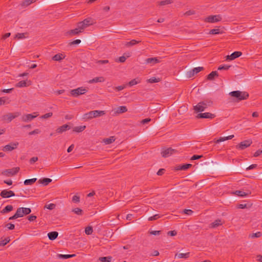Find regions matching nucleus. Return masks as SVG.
Wrapping results in <instances>:
<instances>
[{
    "label": "nucleus",
    "instance_id": "22",
    "mask_svg": "<svg viewBox=\"0 0 262 262\" xmlns=\"http://www.w3.org/2000/svg\"><path fill=\"white\" fill-rule=\"evenodd\" d=\"M52 182V180L50 178H43L41 179H39L38 182L39 184H41L44 186L48 185L50 183Z\"/></svg>",
    "mask_w": 262,
    "mask_h": 262
},
{
    "label": "nucleus",
    "instance_id": "8",
    "mask_svg": "<svg viewBox=\"0 0 262 262\" xmlns=\"http://www.w3.org/2000/svg\"><path fill=\"white\" fill-rule=\"evenodd\" d=\"M18 145V142H11L10 144L5 145L3 148V150L5 151H11L16 148H17Z\"/></svg>",
    "mask_w": 262,
    "mask_h": 262
},
{
    "label": "nucleus",
    "instance_id": "20",
    "mask_svg": "<svg viewBox=\"0 0 262 262\" xmlns=\"http://www.w3.org/2000/svg\"><path fill=\"white\" fill-rule=\"evenodd\" d=\"M93 112L94 118L102 116L105 114V112L104 111L95 110L93 111Z\"/></svg>",
    "mask_w": 262,
    "mask_h": 262
},
{
    "label": "nucleus",
    "instance_id": "62",
    "mask_svg": "<svg viewBox=\"0 0 262 262\" xmlns=\"http://www.w3.org/2000/svg\"><path fill=\"white\" fill-rule=\"evenodd\" d=\"M177 232L176 231L172 230V231H168L167 233V234H168V235H170V236H175L177 235Z\"/></svg>",
    "mask_w": 262,
    "mask_h": 262
},
{
    "label": "nucleus",
    "instance_id": "29",
    "mask_svg": "<svg viewBox=\"0 0 262 262\" xmlns=\"http://www.w3.org/2000/svg\"><path fill=\"white\" fill-rule=\"evenodd\" d=\"M192 166L191 164H186L177 167L176 170H185Z\"/></svg>",
    "mask_w": 262,
    "mask_h": 262
},
{
    "label": "nucleus",
    "instance_id": "3",
    "mask_svg": "<svg viewBox=\"0 0 262 262\" xmlns=\"http://www.w3.org/2000/svg\"><path fill=\"white\" fill-rule=\"evenodd\" d=\"M95 23L96 21L93 18L88 17L84 19L83 21L79 22L77 24V26L79 27V29L83 32L86 28L93 25Z\"/></svg>",
    "mask_w": 262,
    "mask_h": 262
},
{
    "label": "nucleus",
    "instance_id": "43",
    "mask_svg": "<svg viewBox=\"0 0 262 262\" xmlns=\"http://www.w3.org/2000/svg\"><path fill=\"white\" fill-rule=\"evenodd\" d=\"M28 85H29L27 84L26 81L25 80L20 81L18 82L17 83H16V87H19V88L26 87Z\"/></svg>",
    "mask_w": 262,
    "mask_h": 262
},
{
    "label": "nucleus",
    "instance_id": "1",
    "mask_svg": "<svg viewBox=\"0 0 262 262\" xmlns=\"http://www.w3.org/2000/svg\"><path fill=\"white\" fill-rule=\"evenodd\" d=\"M213 102L211 100H206L198 103L194 106V110L196 112H203L206 108L212 105Z\"/></svg>",
    "mask_w": 262,
    "mask_h": 262
},
{
    "label": "nucleus",
    "instance_id": "15",
    "mask_svg": "<svg viewBox=\"0 0 262 262\" xmlns=\"http://www.w3.org/2000/svg\"><path fill=\"white\" fill-rule=\"evenodd\" d=\"M242 55V53L240 51H235L232 53L230 55L226 56V60H233L239 57Z\"/></svg>",
    "mask_w": 262,
    "mask_h": 262
},
{
    "label": "nucleus",
    "instance_id": "25",
    "mask_svg": "<svg viewBox=\"0 0 262 262\" xmlns=\"http://www.w3.org/2000/svg\"><path fill=\"white\" fill-rule=\"evenodd\" d=\"M233 137H234V135H230V136H227V137H220L219 139L216 140L215 142L216 143H220L221 142H223V141H225L226 140L231 139Z\"/></svg>",
    "mask_w": 262,
    "mask_h": 262
},
{
    "label": "nucleus",
    "instance_id": "53",
    "mask_svg": "<svg viewBox=\"0 0 262 262\" xmlns=\"http://www.w3.org/2000/svg\"><path fill=\"white\" fill-rule=\"evenodd\" d=\"M5 227L9 230H13L15 228V226L13 224L8 223L5 225Z\"/></svg>",
    "mask_w": 262,
    "mask_h": 262
},
{
    "label": "nucleus",
    "instance_id": "51",
    "mask_svg": "<svg viewBox=\"0 0 262 262\" xmlns=\"http://www.w3.org/2000/svg\"><path fill=\"white\" fill-rule=\"evenodd\" d=\"M10 241V239L9 238H5L4 239H3L0 242V246H5L7 243H8Z\"/></svg>",
    "mask_w": 262,
    "mask_h": 262
},
{
    "label": "nucleus",
    "instance_id": "31",
    "mask_svg": "<svg viewBox=\"0 0 262 262\" xmlns=\"http://www.w3.org/2000/svg\"><path fill=\"white\" fill-rule=\"evenodd\" d=\"M140 42H141L140 40L137 41L135 39H133L130 41L125 42L124 45L126 47H129L133 46Z\"/></svg>",
    "mask_w": 262,
    "mask_h": 262
},
{
    "label": "nucleus",
    "instance_id": "52",
    "mask_svg": "<svg viewBox=\"0 0 262 262\" xmlns=\"http://www.w3.org/2000/svg\"><path fill=\"white\" fill-rule=\"evenodd\" d=\"M72 201L74 203H79L80 202V197L78 195H75L73 196Z\"/></svg>",
    "mask_w": 262,
    "mask_h": 262
},
{
    "label": "nucleus",
    "instance_id": "44",
    "mask_svg": "<svg viewBox=\"0 0 262 262\" xmlns=\"http://www.w3.org/2000/svg\"><path fill=\"white\" fill-rule=\"evenodd\" d=\"M72 212L79 215H82L83 212V210L79 208H75L73 209Z\"/></svg>",
    "mask_w": 262,
    "mask_h": 262
},
{
    "label": "nucleus",
    "instance_id": "46",
    "mask_svg": "<svg viewBox=\"0 0 262 262\" xmlns=\"http://www.w3.org/2000/svg\"><path fill=\"white\" fill-rule=\"evenodd\" d=\"M160 81L159 78H156L154 77H152L147 80V82L148 83H156Z\"/></svg>",
    "mask_w": 262,
    "mask_h": 262
},
{
    "label": "nucleus",
    "instance_id": "55",
    "mask_svg": "<svg viewBox=\"0 0 262 262\" xmlns=\"http://www.w3.org/2000/svg\"><path fill=\"white\" fill-rule=\"evenodd\" d=\"M52 115H53V113H47V114L41 116V118H42V119H47V118L52 116Z\"/></svg>",
    "mask_w": 262,
    "mask_h": 262
},
{
    "label": "nucleus",
    "instance_id": "64",
    "mask_svg": "<svg viewBox=\"0 0 262 262\" xmlns=\"http://www.w3.org/2000/svg\"><path fill=\"white\" fill-rule=\"evenodd\" d=\"M124 88H125L124 86L120 85V86L114 87V88H113V89L118 91H120L123 90L124 89Z\"/></svg>",
    "mask_w": 262,
    "mask_h": 262
},
{
    "label": "nucleus",
    "instance_id": "21",
    "mask_svg": "<svg viewBox=\"0 0 262 262\" xmlns=\"http://www.w3.org/2000/svg\"><path fill=\"white\" fill-rule=\"evenodd\" d=\"M58 235V233L56 231H52L48 233V236L51 241L55 239L57 237Z\"/></svg>",
    "mask_w": 262,
    "mask_h": 262
},
{
    "label": "nucleus",
    "instance_id": "16",
    "mask_svg": "<svg viewBox=\"0 0 262 262\" xmlns=\"http://www.w3.org/2000/svg\"><path fill=\"white\" fill-rule=\"evenodd\" d=\"M70 128H71V127L69 125L64 124V125H62L61 126L58 127L56 129V132L57 133L61 134L63 132L66 131L67 130L70 129Z\"/></svg>",
    "mask_w": 262,
    "mask_h": 262
},
{
    "label": "nucleus",
    "instance_id": "40",
    "mask_svg": "<svg viewBox=\"0 0 262 262\" xmlns=\"http://www.w3.org/2000/svg\"><path fill=\"white\" fill-rule=\"evenodd\" d=\"M112 259V257L107 256V257H100L99 258V260L101 262H110Z\"/></svg>",
    "mask_w": 262,
    "mask_h": 262
},
{
    "label": "nucleus",
    "instance_id": "36",
    "mask_svg": "<svg viewBox=\"0 0 262 262\" xmlns=\"http://www.w3.org/2000/svg\"><path fill=\"white\" fill-rule=\"evenodd\" d=\"M86 128V126L85 125L83 126H76L74 127L73 128V132H76V133H80L84 130Z\"/></svg>",
    "mask_w": 262,
    "mask_h": 262
},
{
    "label": "nucleus",
    "instance_id": "60",
    "mask_svg": "<svg viewBox=\"0 0 262 262\" xmlns=\"http://www.w3.org/2000/svg\"><path fill=\"white\" fill-rule=\"evenodd\" d=\"M184 213L188 214V215H191L193 213V211L191 209H184L183 211Z\"/></svg>",
    "mask_w": 262,
    "mask_h": 262
},
{
    "label": "nucleus",
    "instance_id": "37",
    "mask_svg": "<svg viewBox=\"0 0 262 262\" xmlns=\"http://www.w3.org/2000/svg\"><path fill=\"white\" fill-rule=\"evenodd\" d=\"M115 140V138L114 137L112 136L108 138L104 139L103 141L105 144H110L114 142Z\"/></svg>",
    "mask_w": 262,
    "mask_h": 262
},
{
    "label": "nucleus",
    "instance_id": "5",
    "mask_svg": "<svg viewBox=\"0 0 262 262\" xmlns=\"http://www.w3.org/2000/svg\"><path fill=\"white\" fill-rule=\"evenodd\" d=\"M38 116L37 112H34L33 114L24 115L21 117V121L25 122H28L32 121Z\"/></svg>",
    "mask_w": 262,
    "mask_h": 262
},
{
    "label": "nucleus",
    "instance_id": "23",
    "mask_svg": "<svg viewBox=\"0 0 262 262\" xmlns=\"http://www.w3.org/2000/svg\"><path fill=\"white\" fill-rule=\"evenodd\" d=\"M82 118L85 120H91V119H93L94 117H93V111L84 114L83 115Z\"/></svg>",
    "mask_w": 262,
    "mask_h": 262
},
{
    "label": "nucleus",
    "instance_id": "57",
    "mask_svg": "<svg viewBox=\"0 0 262 262\" xmlns=\"http://www.w3.org/2000/svg\"><path fill=\"white\" fill-rule=\"evenodd\" d=\"M40 133V130L39 129H35L34 130L29 133V135H33L34 134H38Z\"/></svg>",
    "mask_w": 262,
    "mask_h": 262
},
{
    "label": "nucleus",
    "instance_id": "18",
    "mask_svg": "<svg viewBox=\"0 0 262 262\" xmlns=\"http://www.w3.org/2000/svg\"><path fill=\"white\" fill-rule=\"evenodd\" d=\"M223 224V221L221 219H217L215 220L209 225V227L211 228H215L219 226L222 225Z\"/></svg>",
    "mask_w": 262,
    "mask_h": 262
},
{
    "label": "nucleus",
    "instance_id": "9",
    "mask_svg": "<svg viewBox=\"0 0 262 262\" xmlns=\"http://www.w3.org/2000/svg\"><path fill=\"white\" fill-rule=\"evenodd\" d=\"M19 170V167H15L6 169L2 172V174L7 176H12L16 174Z\"/></svg>",
    "mask_w": 262,
    "mask_h": 262
},
{
    "label": "nucleus",
    "instance_id": "34",
    "mask_svg": "<svg viewBox=\"0 0 262 262\" xmlns=\"http://www.w3.org/2000/svg\"><path fill=\"white\" fill-rule=\"evenodd\" d=\"M189 255H190L189 252H187L186 253H177L175 255V257H178L179 258H187L189 257Z\"/></svg>",
    "mask_w": 262,
    "mask_h": 262
},
{
    "label": "nucleus",
    "instance_id": "33",
    "mask_svg": "<svg viewBox=\"0 0 262 262\" xmlns=\"http://www.w3.org/2000/svg\"><path fill=\"white\" fill-rule=\"evenodd\" d=\"M13 207L12 205H7L1 211V213L4 214L10 212L13 210Z\"/></svg>",
    "mask_w": 262,
    "mask_h": 262
},
{
    "label": "nucleus",
    "instance_id": "2",
    "mask_svg": "<svg viewBox=\"0 0 262 262\" xmlns=\"http://www.w3.org/2000/svg\"><path fill=\"white\" fill-rule=\"evenodd\" d=\"M229 95L237 99V101L246 100L248 98L249 95L246 92H242L239 91H234L229 93Z\"/></svg>",
    "mask_w": 262,
    "mask_h": 262
},
{
    "label": "nucleus",
    "instance_id": "35",
    "mask_svg": "<svg viewBox=\"0 0 262 262\" xmlns=\"http://www.w3.org/2000/svg\"><path fill=\"white\" fill-rule=\"evenodd\" d=\"M37 180L36 178H33L31 179H27L25 180L24 183L25 185H31L34 183Z\"/></svg>",
    "mask_w": 262,
    "mask_h": 262
},
{
    "label": "nucleus",
    "instance_id": "27",
    "mask_svg": "<svg viewBox=\"0 0 262 262\" xmlns=\"http://www.w3.org/2000/svg\"><path fill=\"white\" fill-rule=\"evenodd\" d=\"M219 76L218 73L217 71H212L207 76V79L209 80H212L214 79L215 77H217Z\"/></svg>",
    "mask_w": 262,
    "mask_h": 262
},
{
    "label": "nucleus",
    "instance_id": "17",
    "mask_svg": "<svg viewBox=\"0 0 262 262\" xmlns=\"http://www.w3.org/2000/svg\"><path fill=\"white\" fill-rule=\"evenodd\" d=\"M159 62H160V60L157 57L148 58L145 60V63L151 64V65H154Z\"/></svg>",
    "mask_w": 262,
    "mask_h": 262
},
{
    "label": "nucleus",
    "instance_id": "56",
    "mask_svg": "<svg viewBox=\"0 0 262 262\" xmlns=\"http://www.w3.org/2000/svg\"><path fill=\"white\" fill-rule=\"evenodd\" d=\"M15 38H17V39H23L25 38V33H17L15 35Z\"/></svg>",
    "mask_w": 262,
    "mask_h": 262
},
{
    "label": "nucleus",
    "instance_id": "30",
    "mask_svg": "<svg viewBox=\"0 0 262 262\" xmlns=\"http://www.w3.org/2000/svg\"><path fill=\"white\" fill-rule=\"evenodd\" d=\"M127 111V108L125 106H120L117 108L116 113L117 114H122Z\"/></svg>",
    "mask_w": 262,
    "mask_h": 262
},
{
    "label": "nucleus",
    "instance_id": "6",
    "mask_svg": "<svg viewBox=\"0 0 262 262\" xmlns=\"http://www.w3.org/2000/svg\"><path fill=\"white\" fill-rule=\"evenodd\" d=\"M31 210L30 208L19 207L16 210V213L19 217H23L24 215H27L31 213Z\"/></svg>",
    "mask_w": 262,
    "mask_h": 262
},
{
    "label": "nucleus",
    "instance_id": "12",
    "mask_svg": "<svg viewBox=\"0 0 262 262\" xmlns=\"http://www.w3.org/2000/svg\"><path fill=\"white\" fill-rule=\"evenodd\" d=\"M215 117L214 114H211L210 113H200L198 114L196 116L198 119H213Z\"/></svg>",
    "mask_w": 262,
    "mask_h": 262
},
{
    "label": "nucleus",
    "instance_id": "50",
    "mask_svg": "<svg viewBox=\"0 0 262 262\" xmlns=\"http://www.w3.org/2000/svg\"><path fill=\"white\" fill-rule=\"evenodd\" d=\"M231 67V66H228V65H223V66H220L218 68V70H228Z\"/></svg>",
    "mask_w": 262,
    "mask_h": 262
},
{
    "label": "nucleus",
    "instance_id": "58",
    "mask_svg": "<svg viewBox=\"0 0 262 262\" xmlns=\"http://www.w3.org/2000/svg\"><path fill=\"white\" fill-rule=\"evenodd\" d=\"M203 157V155H193L190 159L191 160H195L199 159Z\"/></svg>",
    "mask_w": 262,
    "mask_h": 262
},
{
    "label": "nucleus",
    "instance_id": "59",
    "mask_svg": "<svg viewBox=\"0 0 262 262\" xmlns=\"http://www.w3.org/2000/svg\"><path fill=\"white\" fill-rule=\"evenodd\" d=\"M81 42V40L80 39H76L73 41H71L69 43L70 45H78Z\"/></svg>",
    "mask_w": 262,
    "mask_h": 262
},
{
    "label": "nucleus",
    "instance_id": "13",
    "mask_svg": "<svg viewBox=\"0 0 262 262\" xmlns=\"http://www.w3.org/2000/svg\"><path fill=\"white\" fill-rule=\"evenodd\" d=\"M252 144V141L250 140H245L241 142L239 144L236 145V147L242 150L249 147Z\"/></svg>",
    "mask_w": 262,
    "mask_h": 262
},
{
    "label": "nucleus",
    "instance_id": "41",
    "mask_svg": "<svg viewBox=\"0 0 262 262\" xmlns=\"http://www.w3.org/2000/svg\"><path fill=\"white\" fill-rule=\"evenodd\" d=\"M64 57L63 56L62 54H57L54 55L52 59L55 61H60L62 59H63Z\"/></svg>",
    "mask_w": 262,
    "mask_h": 262
},
{
    "label": "nucleus",
    "instance_id": "47",
    "mask_svg": "<svg viewBox=\"0 0 262 262\" xmlns=\"http://www.w3.org/2000/svg\"><path fill=\"white\" fill-rule=\"evenodd\" d=\"M261 235L262 234L260 232H257L256 233L250 234L249 237L251 238H257L260 237Z\"/></svg>",
    "mask_w": 262,
    "mask_h": 262
},
{
    "label": "nucleus",
    "instance_id": "4",
    "mask_svg": "<svg viewBox=\"0 0 262 262\" xmlns=\"http://www.w3.org/2000/svg\"><path fill=\"white\" fill-rule=\"evenodd\" d=\"M86 89L83 87L78 88L77 89L72 90L70 91L71 95L75 97H77L80 95H82L87 92Z\"/></svg>",
    "mask_w": 262,
    "mask_h": 262
},
{
    "label": "nucleus",
    "instance_id": "11",
    "mask_svg": "<svg viewBox=\"0 0 262 262\" xmlns=\"http://www.w3.org/2000/svg\"><path fill=\"white\" fill-rule=\"evenodd\" d=\"M0 196L3 198H8L11 196H15V193L11 190H8L7 189H4L0 193Z\"/></svg>",
    "mask_w": 262,
    "mask_h": 262
},
{
    "label": "nucleus",
    "instance_id": "10",
    "mask_svg": "<svg viewBox=\"0 0 262 262\" xmlns=\"http://www.w3.org/2000/svg\"><path fill=\"white\" fill-rule=\"evenodd\" d=\"M176 152H177V150L176 149H173L171 147H169V148L164 149L161 152V154H162V156L163 157L167 158V157L170 156L173 154L176 153Z\"/></svg>",
    "mask_w": 262,
    "mask_h": 262
},
{
    "label": "nucleus",
    "instance_id": "19",
    "mask_svg": "<svg viewBox=\"0 0 262 262\" xmlns=\"http://www.w3.org/2000/svg\"><path fill=\"white\" fill-rule=\"evenodd\" d=\"M105 79L103 77H97L91 80H90L89 82L90 83L101 82L104 81Z\"/></svg>",
    "mask_w": 262,
    "mask_h": 262
},
{
    "label": "nucleus",
    "instance_id": "7",
    "mask_svg": "<svg viewBox=\"0 0 262 262\" xmlns=\"http://www.w3.org/2000/svg\"><path fill=\"white\" fill-rule=\"evenodd\" d=\"M222 20V17L219 15H210L208 17H207L205 19V21L213 23L215 22L220 21Z\"/></svg>",
    "mask_w": 262,
    "mask_h": 262
},
{
    "label": "nucleus",
    "instance_id": "63",
    "mask_svg": "<svg viewBox=\"0 0 262 262\" xmlns=\"http://www.w3.org/2000/svg\"><path fill=\"white\" fill-rule=\"evenodd\" d=\"M195 14V11H193V10H189V11H187V12H186L184 14V15H193V14Z\"/></svg>",
    "mask_w": 262,
    "mask_h": 262
},
{
    "label": "nucleus",
    "instance_id": "38",
    "mask_svg": "<svg viewBox=\"0 0 262 262\" xmlns=\"http://www.w3.org/2000/svg\"><path fill=\"white\" fill-rule=\"evenodd\" d=\"M75 256V254H58L57 257L59 258L68 259Z\"/></svg>",
    "mask_w": 262,
    "mask_h": 262
},
{
    "label": "nucleus",
    "instance_id": "26",
    "mask_svg": "<svg viewBox=\"0 0 262 262\" xmlns=\"http://www.w3.org/2000/svg\"><path fill=\"white\" fill-rule=\"evenodd\" d=\"M224 33V32L223 30L217 28V29H213L210 30L209 34L215 35V34H223Z\"/></svg>",
    "mask_w": 262,
    "mask_h": 262
},
{
    "label": "nucleus",
    "instance_id": "49",
    "mask_svg": "<svg viewBox=\"0 0 262 262\" xmlns=\"http://www.w3.org/2000/svg\"><path fill=\"white\" fill-rule=\"evenodd\" d=\"M160 217H161V216L159 214H157L152 216L148 217V220L149 221H155V220H156L159 219Z\"/></svg>",
    "mask_w": 262,
    "mask_h": 262
},
{
    "label": "nucleus",
    "instance_id": "24",
    "mask_svg": "<svg viewBox=\"0 0 262 262\" xmlns=\"http://www.w3.org/2000/svg\"><path fill=\"white\" fill-rule=\"evenodd\" d=\"M81 32H82V31L81 30H80V29H79V27H78V26H77L76 28L69 31L68 32V33L71 35H77L79 33H81Z\"/></svg>",
    "mask_w": 262,
    "mask_h": 262
},
{
    "label": "nucleus",
    "instance_id": "14",
    "mask_svg": "<svg viewBox=\"0 0 262 262\" xmlns=\"http://www.w3.org/2000/svg\"><path fill=\"white\" fill-rule=\"evenodd\" d=\"M203 70V67H197L194 68L192 70L187 72V75L188 78H191L193 77L195 74L198 73L200 71Z\"/></svg>",
    "mask_w": 262,
    "mask_h": 262
},
{
    "label": "nucleus",
    "instance_id": "61",
    "mask_svg": "<svg viewBox=\"0 0 262 262\" xmlns=\"http://www.w3.org/2000/svg\"><path fill=\"white\" fill-rule=\"evenodd\" d=\"M36 218H37L36 216L34 215H31L28 216V219L30 222H32V221H34V220H35L36 219Z\"/></svg>",
    "mask_w": 262,
    "mask_h": 262
},
{
    "label": "nucleus",
    "instance_id": "48",
    "mask_svg": "<svg viewBox=\"0 0 262 262\" xmlns=\"http://www.w3.org/2000/svg\"><path fill=\"white\" fill-rule=\"evenodd\" d=\"M56 207V205L55 204H53V203H51V204H46L45 206V208H47L49 210H52L53 209H54Z\"/></svg>",
    "mask_w": 262,
    "mask_h": 262
},
{
    "label": "nucleus",
    "instance_id": "28",
    "mask_svg": "<svg viewBox=\"0 0 262 262\" xmlns=\"http://www.w3.org/2000/svg\"><path fill=\"white\" fill-rule=\"evenodd\" d=\"M141 82V79L139 77L136 78L135 79H132L128 82V85L130 86H133L134 85L137 84Z\"/></svg>",
    "mask_w": 262,
    "mask_h": 262
},
{
    "label": "nucleus",
    "instance_id": "32",
    "mask_svg": "<svg viewBox=\"0 0 262 262\" xmlns=\"http://www.w3.org/2000/svg\"><path fill=\"white\" fill-rule=\"evenodd\" d=\"M233 194L239 196H245L248 195L249 194H250V192H245L242 190H236L233 192Z\"/></svg>",
    "mask_w": 262,
    "mask_h": 262
},
{
    "label": "nucleus",
    "instance_id": "45",
    "mask_svg": "<svg viewBox=\"0 0 262 262\" xmlns=\"http://www.w3.org/2000/svg\"><path fill=\"white\" fill-rule=\"evenodd\" d=\"M93 228L91 226H88L85 229V233L87 235H91L93 233Z\"/></svg>",
    "mask_w": 262,
    "mask_h": 262
},
{
    "label": "nucleus",
    "instance_id": "42",
    "mask_svg": "<svg viewBox=\"0 0 262 262\" xmlns=\"http://www.w3.org/2000/svg\"><path fill=\"white\" fill-rule=\"evenodd\" d=\"M35 2L36 0H25L23 2L21 5L27 7Z\"/></svg>",
    "mask_w": 262,
    "mask_h": 262
},
{
    "label": "nucleus",
    "instance_id": "39",
    "mask_svg": "<svg viewBox=\"0 0 262 262\" xmlns=\"http://www.w3.org/2000/svg\"><path fill=\"white\" fill-rule=\"evenodd\" d=\"M173 2V0H164L158 2V5L160 6H164L168 4H172Z\"/></svg>",
    "mask_w": 262,
    "mask_h": 262
},
{
    "label": "nucleus",
    "instance_id": "54",
    "mask_svg": "<svg viewBox=\"0 0 262 262\" xmlns=\"http://www.w3.org/2000/svg\"><path fill=\"white\" fill-rule=\"evenodd\" d=\"M18 116V115H13L12 114H9L7 115L8 116V119L9 120V121H11L12 119H14L15 117Z\"/></svg>",
    "mask_w": 262,
    "mask_h": 262
}]
</instances>
